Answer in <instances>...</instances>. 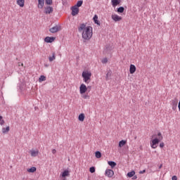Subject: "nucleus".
<instances>
[{
    "mask_svg": "<svg viewBox=\"0 0 180 180\" xmlns=\"http://www.w3.org/2000/svg\"><path fill=\"white\" fill-rule=\"evenodd\" d=\"M78 32L82 33V37L84 40L88 41L92 39L94 36V28L85 23L80 24L78 27Z\"/></svg>",
    "mask_w": 180,
    "mask_h": 180,
    "instance_id": "f257e3e1",
    "label": "nucleus"
},
{
    "mask_svg": "<svg viewBox=\"0 0 180 180\" xmlns=\"http://www.w3.org/2000/svg\"><path fill=\"white\" fill-rule=\"evenodd\" d=\"M158 138H155L154 139H152L150 141V144L151 148H153V149L157 148V147H158V144L160 141H161L162 139H164V137L162 136V134H161V132H159L158 134Z\"/></svg>",
    "mask_w": 180,
    "mask_h": 180,
    "instance_id": "f03ea898",
    "label": "nucleus"
},
{
    "mask_svg": "<svg viewBox=\"0 0 180 180\" xmlns=\"http://www.w3.org/2000/svg\"><path fill=\"white\" fill-rule=\"evenodd\" d=\"M83 81L85 84H89L91 82V77H92V72L89 70H84L82 74Z\"/></svg>",
    "mask_w": 180,
    "mask_h": 180,
    "instance_id": "7ed1b4c3",
    "label": "nucleus"
},
{
    "mask_svg": "<svg viewBox=\"0 0 180 180\" xmlns=\"http://www.w3.org/2000/svg\"><path fill=\"white\" fill-rule=\"evenodd\" d=\"M91 89H92V86H88L86 87V85H85L84 84H82L79 86V94L80 95H84V94H85L86 91L89 90V92Z\"/></svg>",
    "mask_w": 180,
    "mask_h": 180,
    "instance_id": "20e7f679",
    "label": "nucleus"
},
{
    "mask_svg": "<svg viewBox=\"0 0 180 180\" xmlns=\"http://www.w3.org/2000/svg\"><path fill=\"white\" fill-rule=\"evenodd\" d=\"M111 19L116 22L122 21L123 20V18H122V16H120L116 13H113L111 15Z\"/></svg>",
    "mask_w": 180,
    "mask_h": 180,
    "instance_id": "39448f33",
    "label": "nucleus"
},
{
    "mask_svg": "<svg viewBox=\"0 0 180 180\" xmlns=\"http://www.w3.org/2000/svg\"><path fill=\"white\" fill-rule=\"evenodd\" d=\"M60 178L62 180H67V176H70V171L68 170H64L61 174H60Z\"/></svg>",
    "mask_w": 180,
    "mask_h": 180,
    "instance_id": "423d86ee",
    "label": "nucleus"
},
{
    "mask_svg": "<svg viewBox=\"0 0 180 180\" xmlns=\"http://www.w3.org/2000/svg\"><path fill=\"white\" fill-rule=\"evenodd\" d=\"M105 175L108 178H112L115 175V172L110 169H105Z\"/></svg>",
    "mask_w": 180,
    "mask_h": 180,
    "instance_id": "0eeeda50",
    "label": "nucleus"
},
{
    "mask_svg": "<svg viewBox=\"0 0 180 180\" xmlns=\"http://www.w3.org/2000/svg\"><path fill=\"white\" fill-rule=\"evenodd\" d=\"M60 30H61V26L60 25H56L49 30L51 33H57V32H60Z\"/></svg>",
    "mask_w": 180,
    "mask_h": 180,
    "instance_id": "6e6552de",
    "label": "nucleus"
},
{
    "mask_svg": "<svg viewBox=\"0 0 180 180\" xmlns=\"http://www.w3.org/2000/svg\"><path fill=\"white\" fill-rule=\"evenodd\" d=\"M39 149H31L30 150V154L31 155V157H37V155H39Z\"/></svg>",
    "mask_w": 180,
    "mask_h": 180,
    "instance_id": "1a4fd4ad",
    "label": "nucleus"
},
{
    "mask_svg": "<svg viewBox=\"0 0 180 180\" xmlns=\"http://www.w3.org/2000/svg\"><path fill=\"white\" fill-rule=\"evenodd\" d=\"M79 13V8L75 6L72 7V15L76 16V15H78Z\"/></svg>",
    "mask_w": 180,
    "mask_h": 180,
    "instance_id": "9d476101",
    "label": "nucleus"
},
{
    "mask_svg": "<svg viewBox=\"0 0 180 180\" xmlns=\"http://www.w3.org/2000/svg\"><path fill=\"white\" fill-rule=\"evenodd\" d=\"M122 0H111V5L113 8H116L117 5H120Z\"/></svg>",
    "mask_w": 180,
    "mask_h": 180,
    "instance_id": "9b49d317",
    "label": "nucleus"
},
{
    "mask_svg": "<svg viewBox=\"0 0 180 180\" xmlns=\"http://www.w3.org/2000/svg\"><path fill=\"white\" fill-rule=\"evenodd\" d=\"M171 105L173 110H176V108L178 106V101L172 100Z\"/></svg>",
    "mask_w": 180,
    "mask_h": 180,
    "instance_id": "f8f14e48",
    "label": "nucleus"
},
{
    "mask_svg": "<svg viewBox=\"0 0 180 180\" xmlns=\"http://www.w3.org/2000/svg\"><path fill=\"white\" fill-rule=\"evenodd\" d=\"M56 40V38L54 37H46L44 39V41L46 43H53Z\"/></svg>",
    "mask_w": 180,
    "mask_h": 180,
    "instance_id": "ddd939ff",
    "label": "nucleus"
},
{
    "mask_svg": "<svg viewBox=\"0 0 180 180\" xmlns=\"http://www.w3.org/2000/svg\"><path fill=\"white\" fill-rule=\"evenodd\" d=\"M53 12V7L51 6H47L45 8V13L47 14H50L52 13Z\"/></svg>",
    "mask_w": 180,
    "mask_h": 180,
    "instance_id": "4468645a",
    "label": "nucleus"
},
{
    "mask_svg": "<svg viewBox=\"0 0 180 180\" xmlns=\"http://www.w3.org/2000/svg\"><path fill=\"white\" fill-rule=\"evenodd\" d=\"M129 72L130 74H134L136 72V65H130Z\"/></svg>",
    "mask_w": 180,
    "mask_h": 180,
    "instance_id": "2eb2a0df",
    "label": "nucleus"
},
{
    "mask_svg": "<svg viewBox=\"0 0 180 180\" xmlns=\"http://www.w3.org/2000/svg\"><path fill=\"white\" fill-rule=\"evenodd\" d=\"M17 5H18L20 8H23V6H25V0H17Z\"/></svg>",
    "mask_w": 180,
    "mask_h": 180,
    "instance_id": "dca6fc26",
    "label": "nucleus"
},
{
    "mask_svg": "<svg viewBox=\"0 0 180 180\" xmlns=\"http://www.w3.org/2000/svg\"><path fill=\"white\" fill-rule=\"evenodd\" d=\"M44 6V0H38V8L41 9Z\"/></svg>",
    "mask_w": 180,
    "mask_h": 180,
    "instance_id": "f3484780",
    "label": "nucleus"
},
{
    "mask_svg": "<svg viewBox=\"0 0 180 180\" xmlns=\"http://www.w3.org/2000/svg\"><path fill=\"white\" fill-rule=\"evenodd\" d=\"M94 22V23H96V25H98V26H101V22H99V20H98V15H95L94 17L93 18Z\"/></svg>",
    "mask_w": 180,
    "mask_h": 180,
    "instance_id": "a211bd4d",
    "label": "nucleus"
},
{
    "mask_svg": "<svg viewBox=\"0 0 180 180\" xmlns=\"http://www.w3.org/2000/svg\"><path fill=\"white\" fill-rule=\"evenodd\" d=\"M78 119L79 122H84V120H85V114L84 113L79 114Z\"/></svg>",
    "mask_w": 180,
    "mask_h": 180,
    "instance_id": "6ab92c4d",
    "label": "nucleus"
},
{
    "mask_svg": "<svg viewBox=\"0 0 180 180\" xmlns=\"http://www.w3.org/2000/svg\"><path fill=\"white\" fill-rule=\"evenodd\" d=\"M49 60L50 63H51L52 61H54V60H56V53H53L52 56L49 57Z\"/></svg>",
    "mask_w": 180,
    "mask_h": 180,
    "instance_id": "aec40b11",
    "label": "nucleus"
},
{
    "mask_svg": "<svg viewBox=\"0 0 180 180\" xmlns=\"http://www.w3.org/2000/svg\"><path fill=\"white\" fill-rule=\"evenodd\" d=\"M37 168L35 167H32L30 169H27V171L29 172V173H33V172H36L37 171Z\"/></svg>",
    "mask_w": 180,
    "mask_h": 180,
    "instance_id": "412c9836",
    "label": "nucleus"
},
{
    "mask_svg": "<svg viewBox=\"0 0 180 180\" xmlns=\"http://www.w3.org/2000/svg\"><path fill=\"white\" fill-rule=\"evenodd\" d=\"M117 12L118 13H123V12H124V7L123 6H120L117 9Z\"/></svg>",
    "mask_w": 180,
    "mask_h": 180,
    "instance_id": "4be33fe9",
    "label": "nucleus"
},
{
    "mask_svg": "<svg viewBox=\"0 0 180 180\" xmlns=\"http://www.w3.org/2000/svg\"><path fill=\"white\" fill-rule=\"evenodd\" d=\"M127 143V141L122 140L119 142V147L122 148L123 147L126 143Z\"/></svg>",
    "mask_w": 180,
    "mask_h": 180,
    "instance_id": "5701e85b",
    "label": "nucleus"
},
{
    "mask_svg": "<svg viewBox=\"0 0 180 180\" xmlns=\"http://www.w3.org/2000/svg\"><path fill=\"white\" fill-rule=\"evenodd\" d=\"M134 175H136V172H134V171H131V172L127 173V176H129V178H131V177L134 176Z\"/></svg>",
    "mask_w": 180,
    "mask_h": 180,
    "instance_id": "b1692460",
    "label": "nucleus"
},
{
    "mask_svg": "<svg viewBox=\"0 0 180 180\" xmlns=\"http://www.w3.org/2000/svg\"><path fill=\"white\" fill-rule=\"evenodd\" d=\"M108 165H110L111 168H115V167L116 166V162L113 161H108Z\"/></svg>",
    "mask_w": 180,
    "mask_h": 180,
    "instance_id": "393cba45",
    "label": "nucleus"
},
{
    "mask_svg": "<svg viewBox=\"0 0 180 180\" xmlns=\"http://www.w3.org/2000/svg\"><path fill=\"white\" fill-rule=\"evenodd\" d=\"M96 158H101L102 157V153L100 151H96L95 153Z\"/></svg>",
    "mask_w": 180,
    "mask_h": 180,
    "instance_id": "a878e982",
    "label": "nucleus"
},
{
    "mask_svg": "<svg viewBox=\"0 0 180 180\" xmlns=\"http://www.w3.org/2000/svg\"><path fill=\"white\" fill-rule=\"evenodd\" d=\"M10 130L9 127H6V128H3L2 129V133H4V134L8 133Z\"/></svg>",
    "mask_w": 180,
    "mask_h": 180,
    "instance_id": "bb28decb",
    "label": "nucleus"
},
{
    "mask_svg": "<svg viewBox=\"0 0 180 180\" xmlns=\"http://www.w3.org/2000/svg\"><path fill=\"white\" fill-rule=\"evenodd\" d=\"M83 1H77V4L75 5L77 8H79L80 6H82Z\"/></svg>",
    "mask_w": 180,
    "mask_h": 180,
    "instance_id": "cd10ccee",
    "label": "nucleus"
},
{
    "mask_svg": "<svg viewBox=\"0 0 180 180\" xmlns=\"http://www.w3.org/2000/svg\"><path fill=\"white\" fill-rule=\"evenodd\" d=\"M43 81H46V77L44 75H41L39 79V82H43Z\"/></svg>",
    "mask_w": 180,
    "mask_h": 180,
    "instance_id": "c85d7f7f",
    "label": "nucleus"
},
{
    "mask_svg": "<svg viewBox=\"0 0 180 180\" xmlns=\"http://www.w3.org/2000/svg\"><path fill=\"white\" fill-rule=\"evenodd\" d=\"M89 172L91 173V174H94V172H95V167H91L89 168Z\"/></svg>",
    "mask_w": 180,
    "mask_h": 180,
    "instance_id": "c756f323",
    "label": "nucleus"
},
{
    "mask_svg": "<svg viewBox=\"0 0 180 180\" xmlns=\"http://www.w3.org/2000/svg\"><path fill=\"white\" fill-rule=\"evenodd\" d=\"M46 5H51L53 4V0H46Z\"/></svg>",
    "mask_w": 180,
    "mask_h": 180,
    "instance_id": "7c9ffc66",
    "label": "nucleus"
},
{
    "mask_svg": "<svg viewBox=\"0 0 180 180\" xmlns=\"http://www.w3.org/2000/svg\"><path fill=\"white\" fill-rule=\"evenodd\" d=\"M101 62L103 64H106V63H108V58H104L103 59H102Z\"/></svg>",
    "mask_w": 180,
    "mask_h": 180,
    "instance_id": "2f4dec72",
    "label": "nucleus"
},
{
    "mask_svg": "<svg viewBox=\"0 0 180 180\" xmlns=\"http://www.w3.org/2000/svg\"><path fill=\"white\" fill-rule=\"evenodd\" d=\"M82 97L83 98V99H88V98H89V96L83 94Z\"/></svg>",
    "mask_w": 180,
    "mask_h": 180,
    "instance_id": "473e14b6",
    "label": "nucleus"
},
{
    "mask_svg": "<svg viewBox=\"0 0 180 180\" xmlns=\"http://www.w3.org/2000/svg\"><path fill=\"white\" fill-rule=\"evenodd\" d=\"M164 146H165V144L164 143V142H161V143H160V148H163Z\"/></svg>",
    "mask_w": 180,
    "mask_h": 180,
    "instance_id": "72a5a7b5",
    "label": "nucleus"
},
{
    "mask_svg": "<svg viewBox=\"0 0 180 180\" xmlns=\"http://www.w3.org/2000/svg\"><path fill=\"white\" fill-rule=\"evenodd\" d=\"M5 124V121H4V120H0V124L2 126L3 124Z\"/></svg>",
    "mask_w": 180,
    "mask_h": 180,
    "instance_id": "f704fd0d",
    "label": "nucleus"
},
{
    "mask_svg": "<svg viewBox=\"0 0 180 180\" xmlns=\"http://www.w3.org/2000/svg\"><path fill=\"white\" fill-rule=\"evenodd\" d=\"M172 180H178V177H176V176H173Z\"/></svg>",
    "mask_w": 180,
    "mask_h": 180,
    "instance_id": "c9c22d12",
    "label": "nucleus"
},
{
    "mask_svg": "<svg viewBox=\"0 0 180 180\" xmlns=\"http://www.w3.org/2000/svg\"><path fill=\"white\" fill-rule=\"evenodd\" d=\"M57 153V150L53 149L52 150V154H56Z\"/></svg>",
    "mask_w": 180,
    "mask_h": 180,
    "instance_id": "e433bc0d",
    "label": "nucleus"
},
{
    "mask_svg": "<svg viewBox=\"0 0 180 180\" xmlns=\"http://www.w3.org/2000/svg\"><path fill=\"white\" fill-rule=\"evenodd\" d=\"M145 172H146V170L144 169V170H143V171H140V172H139V174H145Z\"/></svg>",
    "mask_w": 180,
    "mask_h": 180,
    "instance_id": "4c0bfd02",
    "label": "nucleus"
},
{
    "mask_svg": "<svg viewBox=\"0 0 180 180\" xmlns=\"http://www.w3.org/2000/svg\"><path fill=\"white\" fill-rule=\"evenodd\" d=\"M3 117L0 115V120H2Z\"/></svg>",
    "mask_w": 180,
    "mask_h": 180,
    "instance_id": "58836bf2",
    "label": "nucleus"
},
{
    "mask_svg": "<svg viewBox=\"0 0 180 180\" xmlns=\"http://www.w3.org/2000/svg\"><path fill=\"white\" fill-rule=\"evenodd\" d=\"M134 179H137V176H135L134 177Z\"/></svg>",
    "mask_w": 180,
    "mask_h": 180,
    "instance_id": "ea45409f",
    "label": "nucleus"
},
{
    "mask_svg": "<svg viewBox=\"0 0 180 180\" xmlns=\"http://www.w3.org/2000/svg\"><path fill=\"white\" fill-rule=\"evenodd\" d=\"M161 167H162V165H160V168H161Z\"/></svg>",
    "mask_w": 180,
    "mask_h": 180,
    "instance_id": "a19ab883",
    "label": "nucleus"
},
{
    "mask_svg": "<svg viewBox=\"0 0 180 180\" xmlns=\"http://www.w3.org/2000/svg\"><path fill=\"white\" fill-rule=\"evenodd\" d=\"M21 65L23 66V63H22Z\"/></svg>",
    "mask_w": 180,
    "mask_h": 180,
    "instance_id": "79ce46f5",
    "label": "nucleus"
}]
</instances>
